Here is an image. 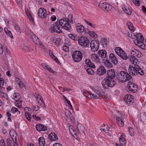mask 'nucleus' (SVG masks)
Wrapping results in <instances>:
<instances>
[{"label":"nucleus","instance_id":"f257e3e1","mask_svg":"<svg viewBox=\"0 0 146 146\" xmlns=\"http://www.w3.org/2000/svg\"><path fill=\"white\" fill-rule=\"evenodd\" d=\"M130 51L131 55L129 56V59L132 64H137L138 61L136 57L140 58L142 54L140 51L133 48L131 49Z\"/></svg>","mask_w":146,"mask_h":146},{"label":"nucleus","instance_id":"f03ea898","mask_svg":"<svg viewBox=\"0 0 146 146\" xmlns=\"http://www.w3.org/2000/svg\"><path fill=\"white\" fill-rule=\"evenodd\" d=\"M116 78L119 82H121L131 81L133 79L132 78L129 74L124 71L118 72L116 74Z\"/></svg>","mask_w":146,"mask_h":146},{"label":"nucleus","instance_id":"7ed1b4c3","mask_svg":"<svg viewBox=\"0 0 146 146\" xmlns=\"http://www.w3.org/2000/svg\"><path fill=\"white\" fill-rule=\"evenodd\" d=\"M116 82L113 78H104L102 81V84L105 89H106V86L112 88L116 84Z\"/></svg>","mask_w":146,"mask_h":146},{"label":"nucleus","instance_id":"20e7f679","mask_svg":"<svg viewBox=\"0 0 146 146\" xmlns=\"http://www.w3.org/2000/svg\"><path fill=\"white\" fill-rule=\"evenodd\" d=\"M59 24L64 29L69 32H71L72 30L71 27V25L68 21L67 18L65 19H61L59 21Z\"/></svg>","mask_w":146,"mask_h":146},{"label":"nucleus","instance_id":"39448f33","mask_svg":"<svg viewBox=\"0 0 146 146\" xmlns=\"http://www.w3.org/2000/svg\"><path fill=\"white\" fill-rule=\"evenodd\" d=\"M134 39L133 40L134 43L141 48L142 44H143L144 42V38L142 34L140 33H137L135 35Z\"/></svg>","mask_w":146,"mask_h":146},{"label":"nucleus","instance_id":"423d86ee","mask_svg":"<svg viewBox=\"0 0 146 146\" xmlns=\"http://www.w3.org/2000/svg\"><path fill=\"white\" fill-rule=\"evenodd\" d=\"M72 56L74 61L76 62H80L82 58V53L78 50L74 51Z\"/></svg>","mask_w":146,"mask_h":146},{"label":"nucleus","instance_id":"0eeeda50","mask_svg":"<svg viewBox=\"0 0 146 146\" xmlns=\"http://www.w3.org/2000/svg\"><path fill=\"white\" fill-rule=\"evenodd\" d=\"M99 45L98 40H92L90 43L91 50L94 52L97 51L99 48Z\"/></svg>","mask_w":146,"mask_h":146},{"label":"nucleus","instance_id":"6e6552de","mask_svg":"<svg viewBox=\"0 0 146 146\" xmlns=\"http://www.w3.org/2000/svg\"><path fill=\"white\" fill-rule=\"evenodd\" d=\"M79 44L84 47H88L89 45V40L87 38L84 37H81L78 40Z\"/></svg>","mask_w":146,"mask_h":146},{"label":"nucleus","instance_id":"1a4fd4ad","mask_svg":"<svg viewBox=\"0 0 146 146\" xmlns=\"http://www.w3.org/2000/svg\"><path fill=\"white\" fill-rule=\"evenodd\" d=\"M134 66L131 65L129 66L128 71L129 73L132 76L136 75H137V68H139V66L137 64H133Z\"/></svg>","mask_w":146,"mask_h":146},{"label":"nucleus","instance_id":"9d476101","mask_svg":"<svg viewBox=\"0 0 146 146\" xmlns=\"http://www.w3.org/2000/svg\"><path fill=\"white\" fill-rule=\"evenodd\" d=\"M124 100L126 103L128 105H131L134 102L133 96L131 95H126Z\"/></svg>","mask_w":146,"mask_h":146},{"label":"nucleus","instance_id":"9b49d317","mask_svg":"<svg viewBox=\"0 0 146 146\" xmlns=\"http://www.w3.org/2000/svg\"><path fill=\"white\" fill-rule=\"evenodd\" d=\"M49 31L51 33H53L55 32L59 33H62L60 28L57 25H51L49 29Z\"/></svg>","mask_w":146,"mask_h":146},{"label":"nucleus","instance_id":"f8f14e48","mask_svg":"<svg viewBox=\"0 0 146 146\" xmlns=\"http://www.w3.org/2000/svg\"><path fill=\"white\" fill-rule=\"evenodd\" d=\"M99 6L103 10L107 11L110 10L112 9L111 5L106 3L100 2L99 4Z\"/></svg>","mask_w":146,"mask_h":146},{"label":"nucleus","instance_id":"ddd939ff","mask_svg":"<svg viewBox=\"0 0 146 146\" xmlns=\"http://www.w3.org/2000/svg\"><path fill=\"white\" fill-rule=\"evenodd\" d=\"M107 71L104 66H100L96 71V74L99 76H100L104 75Z\"/></svg>","mask_w":146,"mask_h":146},{"label":"nucleus","instance_id":"4468645a","mask_svg":"<svg viewBox=\"0 0 146 146\" xmlns=\"http://www.w3.org/2000/svg\"><path fill=\"white\" fill-rule=\"evenodd\" d=\"M127 86L129 90L131 92L136 93L137 91V86L131 82H129L127 84Z\"/></svg>","mask_w":146,"mask_h":146},{"label":"nucleus","instance_id":"2eb2a0df","mask_svg":"<svg viewBox=\"0 0 146 146\" xmlns=\"http://www.w3.org/2000/svg\"><path fill=\"white\" fill-rule=\"evenodd\" d=\"M106 76L105 78H114L116 76L115 71L113 69L109 70L107 71Z\"/></svg>","mask_w":146,"mask_h":146},{"label":"nucleus","instance_id":"dca6fc26","mask_svg":"<svg viewBox=\"0 0 146 146\" xmlns=\"http://www.w3.org/2000/svg\"><path fill=\"white\" fill-rule=\"evenodd\" d=\"M46 13V10L43 8H41L38 11V15L41 18H45L47 15Z\"/></svg>","mask_w":146,"mask_h":146},{"label":"nucleus","instance_id":"f3484780","mask_svg":"<svg viewBox=\"0 0 146 146\" xmlns=\"http://www.w3.org/2000/svg\"><path fill=\"white\" fill-rule=\"evenodd\" d=\"M125 135L124 133L121 134L119 138V141L121 146H125L126 144V141L125 138Z\"/></svg>","mask_w":146,"mask_h":146},{"label":"nucleus","instance_id":"a211bd4d","mask_svg":"<svg viewBox=\"0 0 146 146\" xmlns=\"http://www.w3.org/2000/svg\"><path fill=\"white\" fill-rule=\"evenodd\" d=\"M35 127L37 130L39 131H45L47 130L46 127L42 124H37L36 125Z\"/></svg>","mask_w":146,"mask_h":146},{"label":"nucleus","instance_id":"6ab92c4d","mask_svg":"<svg viewBox=\"0 0 146 146\" xmlns=\"http://www.w3.org/2000/svg\"><path fill=\"white\" fill-rule=\"evenodd\" d=\"M109 58L110 60H111L113 64L116 65L118 62V60L115 56L114 54L112 53H111L109 55Z\"/></svg>","mask_w":146,"mask_h":146},{"label":"nucleus","instance_id":"aec40b11","mask_svg":"<svg viewBox=\"0 0 146 146\" xmlns=\"http://www.w3.org/2000/svg\"><path fill=\"white\" fill-rule=\"evenodd\" d=\"M48 137L51 141H55L58 139L57 135L54 132L51 133Z\"/></svg>","mask_w":146,"mask_h":146},{"label":"nucleus","instance_id":"412c9836","mask_svg":"<svg viewBox=\"0 0 146 146\" xmlns=\"http://www.w3.org/2000/svg\"><path fill=\"white\" fill-rule=\"evenodd\" d=\"M34 96L35 98H36L37 100V101H38V102L39 101V100L41 101V102H40V103L41 104V105L42 106L44 107L45 106V104L42 100V99H41V97L37 93H35V94H34Z\"/></svg>","mask_w":146,"mask_h":146},{"label":"nucleus","instance_id":"4be33fe9","mask_svg":"<svg viewBox=\"0 0 146 146\" xmlns=\"http://www.w3.org/2000/svg\"><path fill=\"white\" fill-rule=\"evenodd\" d=\"M98 54L102 58H105L106 56V53L105 50H99Z\"/></svg>","mask_w":146,"mask_h":146},{"label":"nucleus","instance_id":"5701e85b","mask_svg":"<svg viewBox=\"0 0 146 146\" xmlns=\"http://www.w3.org/2000/svg\"><path fill=\"white\" fill-rule=\"evenodd\" d=\"M16 134V133L15 131H10V135L13 142L17 141V139L16 137L17 135Z\"/></svg>","mask_w":146,"mask_h":146},{"label":"nucleus","instance_id":"b1692460","mask_svg":"<svg viewBox=\"0 0 146 146\" xmlns=\"http://www.w3.org/2000/svg\"><path fill=\"white\" fill-rule=\"evenodd\" d=\"M84 68L89 74L93 75L94 74L95 71L92 69V68L88 67V66H84Z\"/></svg>","mask_w":146,"mask_h":146},{"label":"nucleus","instance_id":"393cba45","mask_svg":"<svg viewBox=\"0 0 146 146\" xmlns=\"http://www.w3.org/2000/svg\"><path fill=\"white\" fill-rule=\"evenodd\" d=\"M76 29L78 32L81 33H83L84 32L86 33V29L82 25L78 26L76 27Z\"/></svg>","mask_w":146,"mask_h":146},{"label":"nucleus","instance_id":"a878e982","mask_svg":"<svg viewBox=\"0 0 146 146\" xmlns=\"http://www.w3.org/2000/svg\"><path fill=\"white\" fill-rule=\"evenodd\" d=\"M39 146H44L45 145V139L43 137H41L38 139Z\"/></svg>","mask_w":146,"mask_h":146},{"label":"nucleus","instance_id":"bb28decb","mask_svg":"<svg viewBox=\"0 0 146 146\" xmlns=\"http://www.w3.org/2000/svg\"><path fill=\"white\" fill-rule=\"evenodd\" d=\"M4 30L5 33L8 36L11 38H13V36L12 33L10 31L8 30L7 28L6 27H5L4 28Z\"/></svg>","mask_w":146,"mask_h":146},{"label":"nucleus","instance_id":"cd10ccee","mask_svg":"<svg viewBox=\"0 0 146 146\" xmlns=\"http://www.w3.org/2000/svg\"><path fill=\"white\" fill-rule=\"evenodd\" d=\"M115 51L116 53L119 56L122 53H123L124 51L121 48L119 47L115 48Z\"/></svg>","mask_w":146,"mask_h":146},{"label":"nucleus","instance_id":"c85d7f7f","mask_svg":"<svg viewBox=\"0 0 146 146\" xmlns=\"http://www.w3.org/2000/svg\"><path fill=\"white\" fill-rule=\"evenodd\" d=\"M116 119L117 123L119 126L122 127L124 125V123L123 121L119 117H116Z\"/></svg>","mask_w":146,"mask_h":146},{"label":"nucleus","instance_id":"c756f323","mask_svg":"<svg viewBox=\"0 0 146 146\" xmlns=\"http://www.w3.org/2000/svg\"><path fill=\"white\" fill-rule=\"evenodd\" d=\"M13 96L16 99H15V100L16 101V102H17V100H20L21 98V95L18 93H14L13 94Z\"/></svg>","mask_w":146,"mask_h":146},{"label":"nucleus","instance_id":"7c9ffc66","mask_svg":"<svg viewBox=\"0 0 146 146\" xmlns=\"http://www.w3.org/2000/svg\"><path fill=\"white\" fill-rule=\"evenodd\" d=\"M32 39L34 42L36 44H39L40 42L39 39L35 34H33L32 36Z\"/></svg>","mask_w":146,"mask_h":146},{"label":"nucleus","instance_id":"2f4dec72","mask_svg":"<svg viewBox=\"0 0 146 146\" xmlns=\"http://www.w3.org/2000/svg\"><path fill=\"white\" fill-rule=\"evenodd\" d=\"M127 25L129 29L131 31H134V28L132 23L129 22L127 23Z\"/></svg>","mask_w":146,"mask_h":146},{"label":"nucleus","instance_id":"473e14b6","mask_svg":"<svg viewBox=\"0 0 146 146\" xmlns=\"http://www.w3.org/2000/svg\"><path fill=\"white\" fill-rule=\"evenodd\" d=\"M119 56L123 60H126L129 59V56H127V54L124 51H123V53H122Z\"/></svg>","mask_w":146,"mask_h":146},{"label":"nucleus","instance_id":"72a5a7b5","mask_svg":"<svg viewBox=\"0 0 146 146\" xmlns=\"http://www.w3.org/2000/svg\"><path fill=\"white\" fill-rule=\"evenodd\" d=\"M128 129L129 135L131 136H133L135 134V132L133 128L130 127H128Z\"/></svg>","mask_w":146,"mask_h":146},{"label":"nucleus","instance_id":"f704fd0d","mask_svg":"<svg viewBox=\"0 0 146 146\" xmlns=\"http://www.w3.org/2000/svg\"><path fill=\"white\" fill-rule=\"evenodd\" d=\"M123 10H124V12L128 15H130L131 14V10H130L129 8L127 9L125 7L124 8H122Z\"/></svg>","mask_w":146,"mask_h":146},{"label":"nucleus","instance_id":"c9c22d12","mask_svg":"<svg viewBox=\"0 0 146 146\" xmlns=\"http://www.w3.org/2000/svg\"><path fill=\"white\" fill-rule=\"evenodd\" d=\"M137 74H138L141 76H143L144 74V72L142 70L139 66V68H137Z\"/></svg>","mask_w":146,"mask_h":146},{"label":"nucleus","instance_id":"e433bc0d","mask_svg":"<svg viewBox=\"0 0 146 146\" xmlns=\"http://www.w3.org/2000/svg\"><path fill=\"white\" fill-rule=\"evenodd\" d=\"M104 63L105 66L108 67L110 68L112 66L111 63L108 60H106L104 61Z\"/></svg>","mask_w":146,"mask_h":146},{"label":"nucleus","instance_id":"4c0bfd02","mask_svg":"<svg viewBox=\"0 0 146 146\" xmlns=\"http://www.w3.org/2000/svg\"><path fill=\"white\" fill-rule=\"evenodd\" d=\"M83 94L85 96L90 99H91L92 96V97L93 96L92 94L88 92H85Z\"/></svg>","mask_w":146,"mask_h":146},{"label":"nucleus","instance_id":"58836bf2","mask_svg":"<svg viewBox=\"0 0 146 146\" xmlns=\"http://www.w3.org/2000/svg\"><path fill=\"white\" fill-rule=\"evenodd\" d=\"M15 29L19 33V35H20L21 33V30L20 27L17 25L15 24L14 26Z\"/></svg>","mask_w":146,"mask_h":146},{"label":"nucleus","instance_id":"ea45409f","mask_svg":"<svg viewBox=\"0 0 146 146\" xmlns=\"http://www.w3.org/2000/svg\"><path fill=\"white\" fill-rule=\"evenodd\" d=\"M0 93H1L2 94L3 96L6 98L7 99L8 98V95L5 92H3V90L2 89H1V88L0 87Z\"/></svg>","mask_w":146,"mask_h":146},{"label":"nucleus","instance_id":"a19ab883","mask_svg":"<svg viewBox=\"0 0 146 146\" xmlns=\"http://www.w3.org/2000/svg\"><path fill=\"white\" fill-rule=\"evenodd\" d=\"M22 48L23 50L25 52H29L30 51V49L29 48L26 46H23L22 47Z\"/></svg>","mask_w":146,"mask_h":146},{"label":"nucleus","instance_id":"79ce46f5","mask_svg":"<svg viewBox=\"0 0 146 146\" xmlns=\"http://www.w3.org/2000/svg\"><path fill=\"white\" fill-rule=\"evenodd\" d=\"M107 39L106 38L102 39L100 41L101 44L103 46L104 45L106 46L107 44Z\"/></svg>","mask_w":146,"mask_h":146},{"label":"nucleus","instance_id":"37998d69","mask_svg":"<svg viewBox=\"0 0 146 146\" xmlns=\"http://www.w3.org/2000/svg\"><path fill=\"white\" fill-rule=\"evenodd\" d=\"M64 98H65V99L66 100L67 103L68 104V105L69 106L70 108V109L73 110V107L72 106V105H71V104L70 103V102L68 100V99L66 98L64 96Z\"/></svg>","mask_w":146,"mask_h":146},{"label":"nucleus","instance_id":"c03bdc74","mask_svg":"<svg viewBox=\"0 0 146 146\" xmlns=\"http://www.w3.org/2000/svg\"><path fill=\"white\" fill-rule=\"evenodd\" d=\"M93 57L97 62H100L99 57L98 55L96 54H94L93 56Z\"/></svg>","mask_w":146,"mask_h":146},{"label":"nucleus","instance_id":"a18cd8bd","mask_svg":"<svg viewBox=\"0 0 146 146\" xmlns=\"http://www.w3.org/2000/svg\"><path fill=\"white\" fill-rule=\"evenodd\" d=\"M25 114L27 119L29 121H30L31 117V114L29 112L25 113Z\"/></svg>","mask_w":146,"mask_h":146},{"label":"nucleus","instance_id":"49530a36","mask_svg":"<svg viewBox=\"0 0 146 146\" xmlns=\"http://www.w3.org/2000/svg\"><path fill=\"white\" fill-rule=\"evenodd\" d=\"M19 86V87H20L21 89L23 90H26L25 87V86L24 84L22 83V82H21L20 83L18 84Z\"/></svg>","mask_w":146,"mask_h":146},{"label":"nucleus","instance_id":"de8ad7c7","mask_svg":"<svg viewBox=\"0 0 146 146\" xmlns=\"http://www.w3.org/2000/svg\"><path fill=\"white\" fill-rule=\"evenodd\" d=\"M133 3L136 6H138L140 5V3L139 0H132Z\"/></svg>","mask_w":146,"mask_h":146},{"label":"nucleus","instance_id":"09e8293b","mask_svg":"<svg viewBox=\"0 0 146 146\" xmlns=\"http://www.w3.org/2000/svg\"><path fill=\"white\" fill-rule=\"evenodd\" d=\"M73 16L72 14H70L68 15V18L67 19L68 21H69L70 23H72L73 20H72Z\"/></svg>","mask_w":146,"mask_h":146},{"label":"nucleus","instance_id":"8fccbe9b","mask_svg":"<svg viewBox=\"0 0 146 146\" xmlns=\"http://www.w3.org/2000/svg\"><path fill=\"white\" fill-rule=\"evenodd\" d=\"M69 37L71 39L74 40H77V39L76 37H75V36H74L72 34H68Z\"/></svg>","mask_w":146,"mask_h":146},{"label":"nucleus","instance_id":"3c124183","mask_svg":"<svg viewBox=\"0 0 146 146\" xmlns=\"http://www.w3.org/2000/svg\"><path fill=\"white\" fill-rule=\"evenodd\" d=\"M88 67H91L92 68H95V66L94 65V64L92 62H91V64H90V63H89V64L85 65L84 66H87Z\"/></svg>","mask_w":146,"mask_h":146},{"label":"nucleus","instance_id":"603ef678","mask_svg":"<svg viewBox=\"0 0 146 146\" xmlns=\"http://www.w3.org/2000/svg\"><path fill=\"white\" fill-rule=\"evenodd\" d=\"M77 127L78 130L79 132L83 131V127L82 125L81 124H80L78 125Z\"/></svg>","mask_w":146,"mask_h":146},{"label":"nucleus","instance_id":"864d4df0","mask_svg":"<svg viewBox=\"0 0 146 146\" xmlns=\"http://www.w3.org/2000/svg\"><path fill=\"white\" fill-rule=\"evenodd\" d=\"M135 35L133 33H131V34L128 33V36L129 37L132 38L133 39H135Z\"/></svg>","mask_w":146,"mask_h":146},{"label":"nucleus","instance_id":"5fc2aeb1","mask_svg":"<svg viewBox=\"0 0 146 146\" xmlns=\"http://www.w3.org/2000/svg\"><path fill=\"white\" fill-rule=\"evenodd\" d=\"M4 80L2 78H0V87L1 88L4 85Z\"/></svg>","mask_w":146,"mask_h":146},{"label":"nucleus","instance_id":"6e6d98bb","mask_svg":"<svg viewBox=\"0 0 146 146\" xmlns=\"http://www.w3.org/2000/svg\"><path fill=\"white\" fill-rule=\"evenodd\" d=\"M0 38L2 39H5L6 38V36L4 33H0Z\"/></svg>","mask_w":146,"mask_h":146},{"label":"nucleus","instance_id":"4d7b16f0","mask_svg":"<svg viewBox=\"0 0 146 146\" xmlns=\"http://www.w3.org/2000/svg\"><path fill=\"white\" fill-rule=\"evenodd\" d=\"M11 141L10 138H8L7 140V144L8 146H11Z\"/></svg>","mask_w":146,"mask_h":146},{"label":"nucleus","instance_id":"13d9d810","mask_svg":"<svg viewBox=\"0 0 146 146\" xmlns=\"http://www.w3.org/2000/svg\"><path fill=\"white\" fill-rule=\"evenodd\" d=\"M69 131L71 134L73 133L74 132V127L72 126H70L69 127Z\"/></svg>","mask_w":146,"mask_h":146},{"label":"nucleus","instance_id":"bf43d9fd","mask_svg":"<svg viewBox=\"0 0 146 146\" xmlns=\"http://www.w3.org/2000/svg\"><path fill=\"white\" fill-rule=\"evenodd\" d=\"M52 59L55 60L56 63L58 64H60V62L58 60V58L54 55L53 56L52 58Z\"/></svg>","mask_w":146,"mask_h":146},{"label":"nucleus","instance_id":"052dcab7","mask_svg":"<svg viewBox=\"0 0 146 146\" xmlns=\"http://www.w3.org/2000/svg\"><path fill=\"white\" fill-rule=\"evenodd\" d=\"M41 66L45 69H46L49 65H47L46 64H45L44 63H42L41 64Z\"/></svg>","mask_w":146,"mask_h":146},{"label":"nucleus","instance_id":"680f3d73","mask_svg":"<svg viewBox=\"0 0 146 146\" xmlns=\"http://www.w3.org/2000/svg\"><path fill=\"white\" fill-rule=\"evenodd\" d=\"M11 111H13V113H15L16 112L18 111V109L15 107H13L11 109Z\"/></svg>","mask_w":146,"mask_h":146},{"label":"nucleus","instance_id":"e2e57ef3","mask_svg":"<svg viewBox=\"0 0 146 146\" xmlns=\"http://www.w3.org/2000/svg\"><path fill=\"white\" fill-rule=\"evenodd\" d=\"M63 49L66 52H68V48L67 46H66L64 45L63 46Z\"/></svg>","mask_w":146,"mask_h":146},{"label":"nucleus","instance_id":"0e129e2a","mask_svg":"<svg viewBox=\"0 0 146 146\" xmlns=\"http://www.w3.org/2000/svg\"><path fill=\"white\" fill-rule=\"evenodd\" d=\"M84 21L86 23H87L88 25H90V26H91V27H93L94 28V26H93L92 24V23H90V22L88 21H86L85 19Z\"/></svg>","mask_w":146,"mask_h":146},{"label":"nucleus","instance_id":"69168bd1","mask_svg":"<svg viewBox=\"0 0 146 146\" xmlns=\"http://www.w3.org/2000/svg\"><path fill=\"white\" fill-rule=\"evenodd\" d=\"M92 95L93 96L92 97V96L91 99H93L94 98L99 99L100 98L97 95H96V94H92Z\"/></svg>","mask_w":146,"mask_h":146},{"label":"nucleus","instance_id":"338daca9","mask_svg":"<svg viewBox=\"0 0 146 146\" xmlns=\"http://www.w3.org/2000/svg\"><path fill=\"white\" fill-rule=\"evenodd\" d=\"M91 62H92L91 61V60L88 58L86 59L85 61V63L86 64V65L89 64V63L91 64Z\"/></svg>","mask_w":146,"mask_h":146},{"label":"nucleus","instance_id":"774afa93","mask_svg":"<svg viewBox=\"0 0 146 146\" xmlns=\"http://www.w3.org/2000/svg\"><path fill=\"white\" fill-rule=\"evenodd\" d=\"M53 146H62V145L60 143H54Z\"/></svg>","mask_w":146,"mask_h":146}]
</instances>
